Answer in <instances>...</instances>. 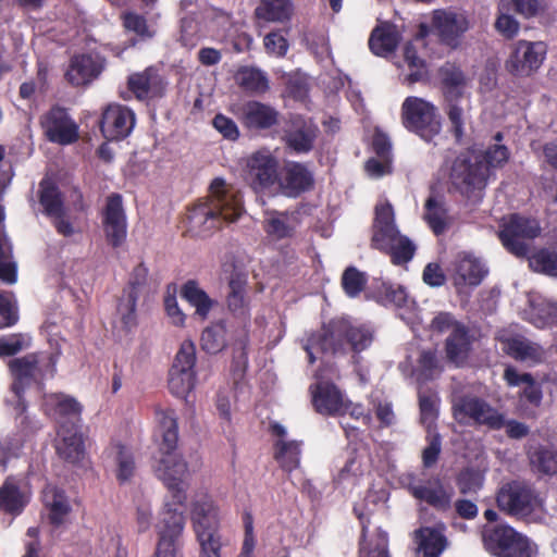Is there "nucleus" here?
<instances>
[{
    "label": "nucleus",
    "mask_w": 557,
    "mask_h": 557,
    "mask_svg": "<svg viewBox=\"0 0 557 557\" xmlns=\"http://www.w3.org/2000/svg\"><path fill=\"white\" fill-rule=\"evenodd\" d=\"M158 425L154 437L158 443V454L153 457V471L171 493L172 502H166L160 512L157 528L158 542L153 557H183L180 539L185 527V517L178 506L183 507L187 496L184 478L187 474V463L176 453L178 443V417L174 409H157Z\"/></svg>",
    "instance_id": "obj_1"
},
{
    "label": "nucleus",
    "mask_w": 557,
    "mask_h": 557,
    "mask_svg": "<svg viewBox=\"0 0 557 557\" xmlns=\"http://www.w3.org/2000/svg\"><path fill=\"white\" fill-rule=\"evenodd\" d=\"M209 190L207 199L187 208L183 225L190 237H209L224 223L235 222L244 211L240 191L228 186L223 178L215 177Z\"/></svg>",
    "instance_id": "obj_2"
},
{
    "label": "nucleus",
    "mask_w": 557,
    "mask_h": 557,
    "mask_svg": "<svg viewBox=\"0 0 557 557\" xmlns=\"http://www.w3.org/2000/svg\"><path fill=\"white\" fill-rule=\"evenodd\" d=\"M191 521L200 548L199 557H225L227 541L220 532L219 508L211 498L205 497L194 504Z\"/></svg>",
    "instance_id": "obj_3"
},
{
    "label": "nucleus",
    "mask_w": 557,
    "mask_h": 557,
    "mask_svg": "<svg viewBox=\"0 0 557 557\" xmlns=\"http://www.w3.org/2000/svg\"><path fill=\"white\" fill-rule=\"evenodd\" d=\"M403 126L425 143H432L443 128L438 108L417 96L407 97L400 108Z\"/></svg>",
    "instance_id": "obj_4"
},
{
    "label": "nucleus",
    "mask_w": 557,
    "mask_h": 557,
    "mask_svg": "<svg viewBox=\"0 0 557 557\" xmlns=\"http://www.w3.org/2000/svg\"><path fill=\"white\" fill-rule=\"evenodd\" d=\"M497 508L505 515L525 520L543 507L535 487L525 481L511 480L500 485L495 496Z\"/></svg>",
    "instance_id": "obj_5"
},
{
    "label": "nucleus",
    "mask_w": 557,
    "mask_h": 557,
    "mask_svg": "<svg viewBox=\"0 0 557 557\" xmlns=\"http://www.w3.org/2000/svg\"><path fill=\"white\" fill-rule=\"evenodd\" d=\"M488 169L480 154L460 153L451 165L450 181L453 186L466 198H481L488 181Z\"/></svg>",
    "instance_id": "obj_6"
},
{
    "label": "nucleus",
    "mask_w": 557,
    "mask_h": 557,
    "mask_svg": "<svg viewBox=\"0 0 557 557\" xmlns=\"http://www.w3.org/2000/svg\"><path fill=\"white\" fill-rule=\"evenodd\" d=\"M485 549L495 557H534L529 539L508 524L485 525L482 531Z\"/></svg>",
    "instance_id": "obj_7"
},
{
    "label": "nucleus",
    "mask_w": 557,
    "mask_h": 557,
    "mask_svg": "<svg viewBox=\"0 0 557 557\" xmlns=\"http://www.w3.org/2000/svg\"><path fill=\"white\" fill-rule=\"evenodd\" d=\"M348 331L346 319L334 318L323 323L320 330L309 334L304 344L308 362L313 364L317 361L315 351L332 356L346 354Z\"/></svg>",
    "instance_id": "obj_8"
},
{
    "label": "nucleus",
    "mask_w": 557,
    "mask_h": 557,
    "mask_svg": "<svg viewBox=\"0 0 557 557\" xmlns=\"http://www.w3.org/2000/svg\"><path fill=\"white\" fill-rule=\"evenodd\" d=\"M541 233L536 219L512 213L500 225L498 237L504 248L511 255L523 258L530 251L529 242Z\"/></svg>",
    "instance_id": "obj_9"
},
{
    "label": "nucleus",
    "mask_w": 557,
    "mask_h": 557,
    "mask_svg": "<svg viewBox=\"0 0 557 557\" xmlns=\"http://www.w3.org/2000/svg\"><path fill=\"white\" fill-rule=\"evenodd\" d=\"M453 414L459 423L485 426L492 431L504 429V413L478 396L460 397L453 406Z\"/></svg>",
    "instance_id": "obj_10"
},
{
    "label": "nucleus",
    "mask_w": 557,
    "mask_h": 557,
    "mask_svg": "<svg viewBox=\"0 0 557 557\" xmlns=\"http://www.w3.org/2000/svg\"><path fill=\"white\" fill-rule=\"evenodd\" d=\"M196 346L184 341L177 350L169 371V389L178 398H186L196 384Z\"/></svg>",
    "instance_id": "obj_11"
},
{
    "label": "nucleus",
    "mask_w": 557,
    "mask_h": 557,
    "mask_svg": "<svg viewBox=\"0 0 557 557\" xmlns=\"http://www.w3.org/2000/svg\"><path fill=\"white\" fill-rule=\"evenodd\" d=\"M149 269L145 262L138 263L128 274V280L122 289L117 301V313L126 331L137 325V302L148 285Z\"/></svg>",
    "instance_id": "obj_12"
},
{
    "label": "nucleus",
    "mask_w": 557,
    "mask_h": 557,
    "mask_svg": "<svg viewBox=\"0 0 557 557\" xmlns=\"http://www.w3.org/2000/svg\"><path fill=\"white\" fill-rule=\"evenodd\" d=\"M39 125L45 138L52 144L69 146L79 138V127L69 113V110L60 104H53L39 117Z\"/></svg>",
    "instance_id": "obj_13"
},
{
    "label": "nucleus",
    "mask_w": 557,
    "mask_h": 557,
    "mask_svg": "<svg viewBox=\"0 0 557 557\" xmlns=\"http://www.w3.org/2000/svg\"><path fill=\"white\" fill-rule=\"evenodd\" d=\"M547 46L543 41L518 40L505 62L506 70L517 77L533 75L543 64Z\"/></svg>",
    "instance_id": "obj_14"
},
{
    "label": "nucleus",
    "mask_w": 557,
    "mask_h": 557,
    "mask_svg": "<svg viewBox=\"0 0 557 557\" xmlns=\"http://www.w3.org/2000/svg\"><path fill=\"white\" fill-rule=\"evenodd\" d=\"M247 276L244 273L235 272L228 280V292L226 294V307L228 312L238 319L242 326L236 341L242 347L248 342V327L250 324V298L247 294Z\"/></svg>",
    "instance_id": "obj_15"
},
{
    "label": "nucleus",
    "mask_w": 557,
    "mask_h": 557,
    "mask_svg": "<svg viewBox=\"0 0 557 557\" xmlns=\"http://www.w3.org/2000/svg\"><path fill=\"white\" fill-rule=\"evenodd\" d=\"M101 222L107 243L113 248H120L127 237V216L121 194L112 193L107 197Z\"/></svg>",
    "instance_id": "obj_16"
},
{
    "label": "nucleus",
    "mask_w": 557,
    "mask_h": 557,
    "mask_svg": "<svg viewBox=\"0 0 557 557\" xmlns=\"http://www.w3.org/2000/svg\"><path fill=\"white\" fill-rule=\"evenodd\" d=\"M469 20L453 10L437 9L432 13L431 28L441 44L456 49L465 33L469 29Z\"/></svg>",
    "instance_id": "obj_17"
},
{
    "label": "nucleus",
    "mask_w": 557,
    "mask_h": 557,
    "mask_svg": "<svg viewBox=\"0 0 557 557\" xmlns=\"http://www.w3.org/2000/svg\"><path fill=\"white\" fill-rule=\"evenodd\" d=\"M245 180L256 191H264L278 181V162L269 152L257 151L247 159Z\"/></svg>",
    "instance_id": "obj_18"
},
{
    "label": "nucleus",
    "mask_w": 557,
    "mask_h": 557,
    "mask_svg": "<svg viewBox=\"0 0 557 557\" xmlns=\"http://www.w3.org/2000/svg\"><path fill=\"white\" fill-rule=\"evenodd\" d=\"M135 121L133 110L120 103H110L102 110L99 127L107 140L119 141L132 133Z\"/></svg>",
    "instance_id": "obj_19"
},
{
    "label": "nucleus",
    "mask_w": 557,
    "mask_h": 557,
    "mask_svg": "<svg viewBox=\"0 0 557 557\" xmlns=\"http://www.w3.org/2000/svg\"><path fill=\"white\" fill-rule=\"evenodd\" d=\"M106 67V59L97 53L74 54L64 73L65 81L73 87L87 86L97 79Z\"/></svg>",
    "instance_id": "obj_20"
},
{
    "label": "nucleus",
    "mask_w": 557,
    "mask_h": 557,
    "mask_svg": "<svg viewBox=\"0 0 557 557\" xmlns=\"http://www.w3.org/2000/svg\"><path fill=\"white\" fill-rule=\"evenodd\" d=\"M318 135L319 127L311 119L295 115L290 119L283 139L287 148L297 154H302L313 149Z\"/></svg>",
    "instance_id": "obj_21"
},
{
    "label": "nucleus",
    "mask_w": 557,
    "mask_h": 557,
    "mask_svg": "<svg viewBox=\"0 0 557 557\" xmlns=\"http://www.w3.org/2000/svg\"><path fill=\"white\" fill-rule=\"evenodd\" d=\"M166 85V81L154 66L133 73L127 78L128 90L140 101L162 98L165 95Z\"/></svg>",
    "instance_id": "obj_22"
},
{
    "label": "nucleus",
    "mask_w": 557,
    "mask_h": 557,
    "mask_svg": "<svg viewBox=\"0 0 557 557\" xmlns=\"http://www.w3.org/2000/svg\"><path fill=\"white\" fill-rule=\"evenodd\" d=\"M282 194L288 198H298L314 187L313 173L301 162H288L282 177L277 181Z\"/></svg>",
    "instance_id": "obj_23"
},
{
    "label": "nucleus",
    "mask_w": 557,
    "mask_h": 557,
    "mask_svg": "<svg viewBox=\"0 0 557 557\" xmlns=\"http://www.w3.org/2000/svg\"><path fill=\"white\" fill-rule=\"evenodd\" d=\"M280 112L270 104L249 100L239 110L238 119L250 131H265L277 125Z\"/></svg>",
    "instance_id": "obj_24"
},
{
    "label": "nucleus",
    "mask_w": 557,
    "mask_h": 557,
    "mask_svg": "<svg viewBox=\"0 0 557 557\" xmlns=\"http://www.w3.org/2000/svg\"><path fill=\"white\" fill-rule=\"evenodd\" d=\"M312 405L317 412L329 416H343L344 397L332 382L320 381L310 386Z\"/></svg>",
    "instance_id": "obj_25"
},
{
    "label": "nucleus",
    "mask_w": 557,
    "mask_h": 557,
    "mask_svg": "<svg viewBox=\"0 0 557 557\" xmlns=\"http://www.w3.org/2000/svg\"><path fill=\"white\" fill-rule=\"evenodd\" d=\"M59 429L82 426L83 406L72 396L59 393L52 394L47 400Z\"/></svg>",
    "instance_id": "obj_26"
},
{
    "label": "nucleus",
    "mask_w": 557,
    "mask_h": 557,
    "mask_svg": "<svg viewBox=\"0 0 557 557\" xmlns=\"http://www.w3.org/2000/svg\"><path fill=\"white\" fill-rule=\"evenodd\" d=\"M59 440L55 444L57 454L64 461L78 465L86 455L82 426L65 428L58 430Z\"/></svg>",
    "instance_id": "obj_27"
},
{
    "label": "nucleus",
    "mask_w": 557,
    "mask_h": 557,
    "mask_svg": "<svg viewBox=\"0 0 557 557\" xmlns=\"http://www.w3.org/2000/svg\"><path fill=\"white\" fill-rule=\"evenodd\" d=\"M400 41L397 26L389 22L376 25L369 37V49L377 57H387L395 52Z\"/></svg>",
    "instance_id": "obj_28"
},
{
    "label": "nucleus",
    "mask_w": 557,
    "mask_h": 557,
    "mask_svg": "<svg viewBox=\"0 0 557 557\" xmlns=\"http://www.w3.org/2000/svg\"><path fill=\"white\" fill-rule=\"evenodd\" d=\"M471 350V338L468 329L463 324H456L445 341L447 360L461 366L468 359Z\"/></svg>",
    "instance_id": "obj_29"
},
{
    "label": "nucleus",
    "mask_w": 557,
    "mask_h": 557,
    "mask_svg": "<svg viewBox=\"0 0 557 557\" xmlns=\"http://www.w3.org/2000/svg\"><path fill=\"white\" fill-rule=\"evenodd\" d=\"M530 469L540 475H557V449L548 445L531 447L528 453Z\"/></svg>",
    "instance_id": "obj_30"
},
{
    "label": "nucleus",
    "mask_w": 557,
    "mask_h": 557,
    "mask_svg": "<svg viewBox=\"0 0 557 557\" xmlns=\"http://www.w3.org/2000/svg\"><path fill=\"white\" fill-rule=\"evenodd\" d=\"M38 355L28 354L21 358H14L9 362V369L14 376L13 392L20 396L23 385L30 382L38 371Z\"/></svg>",
    "instance_id": "obj_31"
},
{
    "label": "nucleus",
    "mask_w": 557,
    "mask_h": 557,
    "mask_svg": "<svg viewBox=\"0 0 557 557\" xmlns=\"http://www.w3.org/2000/svg\"><path fill=\"white\" fill-rule=\"evenodd\" d=\"M234 78L239 88L250 95H262L270 89L267 74L256 66H240Z\"/></svg>",
    "instance_id": "obj_32"
},
{
    "label": "nucleus",
    "mask_w": 557,
    "mask_h": 557,
    "mask_svg": "<svg viewBox=\"0 0 557 557\" xmlns=\"http://www.w3.org/2000/svg\"><path fill=\"white\" fill-rule=\"evenodd\" d=\"M181 296L195 308V313L202 320H207L210 311L216 304L206 290L200 288L196 280H188L181 287Z\"/></svg>",
    "instance_id": "obj_33"
},
{
    "label": "nucleus",
    "mask_w": 557,
    "mask_h": 557,
    "mask_svg": "<svg viewBox=\"0 0 557 557\" xmlns=\"http://www.w3.org/2000/svg\"><path fill=\"white\" fill-rule=\"evenodd\" d=\"M293 12L292 0H260L255 16L268 23H285L292 18Z\"/></svg>",
    "instance_id": "obj_34"
},
{
    "label": "nucleus",
    "mask_w": 557,
    "mask_h": 557,
    "mask_svg": "<svg viewBox=\"0 0 557 557\" xmlns=\"http://www.w3.org/2000/svg\"><path fill=\"white\" fill-rule=\"evenodd\" d=\"M487 270L480 260L465 256L460 258L455 267V285L478 286L486 276Z\"/></svg>",
    "instance_id": "obj_35"
},
{
    "label": "nucleus",
    "mask_w": 557,
    "mask_h": 557,
    "mask_svg": "<svg viewBox=\"0 0 557 557\" xmlns=\"http://www.w3.org/2000/svg\"><path fill=\"white\" fill-rule=\"evenodd\" d=\"M38 198L47 216L65 215L63 195L54 182L42 180L39 183Z\"/></svg>",
    "instance_id": "obj_36"
},
{
    "label": "nucleus",
    "mask_w": 557,
    "mask_h": 557,
    "mask_svg": "<svg viewBox=\"0 0 557 557\" xmlns=\"http://www.w3.org/2000/svg\"><path fill=\"white\" fill-rule=\"evenodd\" d=\"M110 454L113 455L115 476L119 484L129 482L136 472V462L131 448L117 442L111 445Z\"/></svg>",
    "instance_id": "obj_37"
},
{
    "label": "nucleus",
    "mask_w": 557,
    "mask_h": 557,
    "mask_svg": "<svg viewBox=\"0 0 557 557\" xmlns=\"http://www.w3.org/2000/svg\"><path fill=\"white\" fill-rule=\"evenodd\" d=\"M28 499L18 485L8 478L0 487V509L5 513L18 516L26 507Z\"/></svg>",
    "instance_id": "obj_38"
},
{
    "label": "nucleus",
    "mask_w": 557,
    "mask_h": 557,
    "mask_svg": "<svg viewBox=\"0 0 557 557\" xmlns=\"http://www.w3.org/2000/svg\"><path fill=\"white\" fill-rule=\"evenodd\" d=\"M440 78L444 88L445 100L462 97V88L466 85V77L459 66L446 62L440 67Z\"/></svg>",
    "instance_id": "obj_39"
},
{
    "label": "nucleus",
    "mask_w": 557,
    "mask_h": 557,
    "mask_svg": "<svg viewBox=\"0 0 557 557\" xmlns=\"http://www.w3.org/2000/svg\"><path fill=\"white\" fill-rule=\"evenodd\" d=\"M420 423L428 430H436V421L440 414L441 398L437 392L428 388L419 391Z\"/></svg>",
    "instance_id": "obj_40"
},
{
    "label": "nucleus",
    "mask_w": 557,
    "mask_h": 557,
    "mask_svg": "<svg viewBox=\"0 0 557 557\" xmlns=\"http://www.w3.org/2000/svg\"><path fill=\"white\" fill-rule=\"evenodd\" d=\"M228 344L225 320H219L207 326L200 337V346L208 354L215 355Z\"/></svg>",
    "instance_id": "obj_41"
},
{
    "label": "nucleus",
    "mask_w": 557,
    "mask_h": 557,
    "mask_svg": "<svg viewBox=\"0 0 557 557\" xmlns=\"http://www.w3.org/2000/svg\"><path fill=\"white\" fill-rule=\"evenodd\" d=\"M506 352L518 361L539 363L543 360L544 349L541 345L525 338L513 337L506 343Z\"/></svg>",
    "instance_id": "obj_42"
},
{
    "label": "nucleus",
    "mask_w": 557,
    "mask_h": 557,
    "mask_svg": "<svg viewBox=\"0 0 557 557\" xmlns=\"http://www.w3.org/2000/svg\"><path fill=\"white\" fill-rule=\"evenodd\" d=\"M122 26L125 32L133 33L140 41L154 38L157 29L149 24L147 17L135 11H125L121 14Z\"/></svg>",
    "instance_id": "obj_43"
},
{
    "label": "nucleus",
    "mask_w": 557,
    "mask_h": 557,
    "mask_svg": "<svg viewBox=\"0 0 557 557\" xmlns=\"http://www.w3.org/2000/svg\"><path fill=\"white\" fill-rule=\"evenodd\" d=\"M301 444L297 441L283 440L275 443L274 458L284 471L292 472L299 467Z\"/></svg>",
    "instance_id": "obj_44"
},
{
    "label": "nucleus",
    "mask_w": 557,
    "mask_h": 557,
    "mask_svg": "<svg viewBox=\"0 0 557 557\" xmlns=\"http://www.w3.org/2000/svg\"><path fill=\"white\" fill-rule=\"evenodd\" d=\"M424 208L425 222L435 235H442L448 227L445 202L431 196L426 199Z\"/></svg>",
    "instance_id": "obj_45"
},
{
    "label": "nucleus",
    "mask_w": 557,
    "mask_h": 557,
    "mask_svg": "<svg viewBox=\"0 0 557 557\" xmlns=\"http://www.w3.org/2000/svg\"><path fill=\"white\" fill-rule=\"evenodd\" d=\"M420 549L426 557H438L445 548L446 539L433 528H421L416 531Z\"/></svg>",
    "instance_id": "obj_46"
},
{
    "label": "nucleus",
    "mask_w": 557,
    "mask_h": 557,
    "mask_svg": "<svg viewBox=\"0 0 557 557\" xmlns=\"http://www.w3.org/2000/svg\"><path fill=\"white\" fill-rule=\"evenodd\" d=\"M414 498L425 502L438 510H447L450 507V496L442 486L436 488L426 485H414L411 488Z\"/></svg>",
    "instance_id": "obj_47"
},
{
    "label": "nucleus",
    "mask_w": 557,
    "mask_h": 557,
    "mask_svg": "<svg viewBox=\"0 0 557 557\" xmlns=\"http://www.w3.org/2000/svg\"><path fill=\"white\" fill-rule=\"evenodd\" d=\"M404 60L409 69V74L406 77L409 84H414L426 78V63L418 55V50L411 41L407 42L404 47Z\"/></svg>",
    "instance_id": "obj_48"
},
{
    "label": "nucleus",
    "mask_w": 557,
    "mask_h": 557,
    "mask_svg": "<svg viewBox=\"0 0 557 557\" xmlns=\"http://www.w3.org/2000/svg\"><path fill=\"white\" fill-rule=\"evenodd\" d=\"M46 507L49 509V523L54 528L62 525L72 510L66 496L59 490L53 491L52 499L46 502Z\"/></svg>",
    "instance_id": "obj_49"
},
{
    "label": "nucleus",
    "mask_w": 557,
    "mask_h": 557,
    "mask_svg": "<svg viewBox=\"0 0 557 557\" xmlns=\"http://www.w3.org/2000/svg\"><path fill=\"white\" fill-rule=\"evenodd\" d=\"M342 288L344 293L350 297H358L366 288L368 284V276L364 272L358 270L354 265L347 267L341 280Z\"/></svg>",
    "instance_id": "obj_50"
},
{
    "label": "nucleus",
    "mask_w": 557,
    "mask_h": 557,
    "mask_svg": "<svg viewBox=\"0 0 557 557\" xmlns=\"http://www.w3.org/2000/svg\"><path fill=\"white\" fill-rule=\"evenodd\" d=\"M347 347L354 352H361L369 348L374 339L373 331L363 324L354 325L347 320Z\"/></svg>",
    "instance_id": "obj_51"
},
{
    "label": "nucleus",
    "mask_w": 557,
    "mask_h": 557,
    "mask_svg": "<svg viewBox=\"0 0 557 557\" xmlns=\"http://www.w3.org/2000/svg\"><path fill=\"white\" fill-rule=\"evenodd\" d=\"M459 99L446 100L445 107V113L450 123V133L457 144H461L465 136V112L458 103Z\"/></svg>",
    "instance_id": "obj_52"
},
{
    "label": "nucleus",
    "mask_w": 557,
    "mask_h": 557,
    "mask_svg": "<svg viewBox=\"0 0 557 557\" xmlns=\"http://www.w3.org/2000/svg\"><path fill=\"white\" fill-rule=\"evenodd\" d=\"M530 268L540 273L557 276V252L540 249L529 259Z\"/></svg>",
    "instance_id": "obj_53"
},
{
    "label": "nucleus",
    "mask_w": 557,
    "mask_h": 557,
    "mask_svg": "<svg viewBox=\"0 0 557 557\" xmlns=\"http://www.w3.org/2000/svg\"><path fill=\"white\" fill-rule=\"evenodd\" d=\"M384 253L391 257L392 263L400 265L409 262L416 252V246L407 236H399L391 249H385Z\"/></svg>",
    "instance_id": "obj_54"
},
{
    "label": "nucleus",
    "mask_w": 557,
    "mask_h": 557,
    "mask_svg": "<svg viewBox=\"0 0 557 557\" xmlns=\"http://www.w3.org/2000/svg\"><path fill=\"white\" fill-rule=\"evenodd\" d=\"M426 446L422 450V465L425 469H430L436 465L442 453V436L436 430L425 431Z\"/></svg>",
    "instance_id": "obj_55"
},
{
    "label": "nucleus",
    "mask_w": 557,
    "mask_h": 557,
    "mask_svg": "<svg viewBox=\"0 0 557 557\" xmlns=\"http://www.w3.org/2000/svg\"><path fill=\"white\" fill-rule=\"evenodd\" d=\"M400 236L396 225L373 226L371 247L380 251L391 249L393 243Z\"/></svg>",
    "instance_id": "obj_56"
},
{
    "label": "nucleus",
    "mask_w": 557,
    "mask_h": 557,
    "mask_svg": "<svg viewBox=\"0 0 557 557\" xmlns=\"http://www.w3.org/2000/svg\"><path fill=\"white\" fill-rule=\"evenodd\" d=\"M12 297L11 293L0 290V330L11 327L18 321V310Z\"/></svg>",
    "instance_id": "obj_57"
},
{
    "label": "nucleus",
    "mask_w": 557,
    "mask_h": 557,
    "mask_svg": "<svg viewBox=\"0 0 557 557\" xmlns=\"http://www.w3.org/2000/svg\"><path fill=\"white\" fill-rule=\"evenodd\" d=\"M456 485L463 495L476 493L483 485V476L472 468H466L456 478Z\"/></svg>",
    "instance_id": "obj_58"
},
{
    "label": "nucleus",
    "mask_w": 557,
    "mask_h": 557,
    "mask_svg": "<svg viewBox=\"0 0 557 557\" xmlns=\"http://www.w3.org/2000/svg\"><path fill=\"white\" fill-rule=\"evenodd\" d=\"M483 163L491 168H503L509 160L510 151L506 145L494 144L487 147L483 154H480Z\"/></svg>",
    "instance_id": "obj_59"
},
{
    "label": "nucleus",
    "mask_w": 557,
    "mask_h": 557,
    "mask_svg": "<svg viewBox=\"0 0 557 557\" xmlns=\"http://www.w3.org/2000/svg\"><path fill=\"white\" fill-rule=\"evenodd\" d=\"M263 46L268 54L283 58L286 55L289 44L280 29L270 32L263 38Z\"/></svg>",
    "instance_id": "obj_60"
},
{
    "label": "nucleus",
    "mask_w": 557,
    "mask_h": 557,
    "mask_svg": "<svg viewBox=\"0 0 557 557\" xmlns=\"http://www.w3.org/2000/svg\"><path fill=\"white\" fill-rule=\"evenodd\" d=\"M277 216H272L265 221L264 231L268 235L275 237L276 239H284L292 237L295 233V228L288 225L283 216H287V212L276 213Z\"/></svg>",
    "instance_id": "obj_61"
},
{
    "label": "nucleus",
    "mask_w": 557,
    "mask_h": 557,
    "mask_svg": "<svg viewBox=\"0 0 557 557\" xmlns=\"http://www.w3.org/2000/svg\"><path fill=\"white\" fill-rule=\"evenodd\" d=\"M27 346L25 336L21 333H12L0 336V358L17 355Z\"/></svg>",
    "instance_id": "obj_62"
},
{
    "label": "nucleus",
    "mask_w": 557,
    "mask_h": 557,
    "mask_svg": "<svg viewBox=\"0 0 557 557\" xmlns=\"http://www.w3.org/2000/svg\"><path fill=\"white\" fill-rule=\"evenodd\" d=\"M243 524H244L245 534H244L242 549L237 557H253L256 540H255V535H253V517L250 511H247V510L244 511Z\"/></svg>",
    "instance_id": "obj_63"
},
{
    "label": "nucleus",
    "mask_w": 557,
    "mask_h": 557,
    "mask_svg": "<svg viewBox=\"0 0 557 557\" xmlns=\"http://www.w3.org/2000/svg\"><path fill=\"white\" fill-rule=\"evenodd\" d=\"M495 29L506 39L515 38L520 29V23L509 14L500 13L495 21Z\"/></svg>",
    "instance_id": "obj_64"
}]
</instances>
